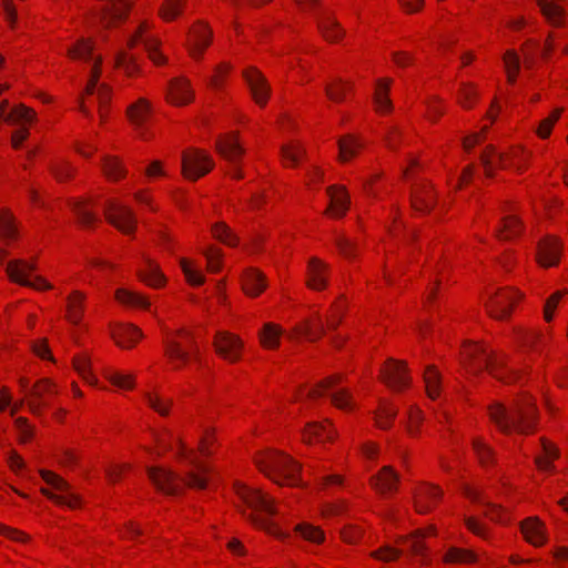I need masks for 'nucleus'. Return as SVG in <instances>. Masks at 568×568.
Wrapping results in <instances>:
<instances>
[{"label": "nucleus", "mask_w": 568, "mask_h": 568, "mask_svg": "<svg viewBox=\"0 0 568 568\" xmlns=\"http://www.w3.org/2000/svg\"><path fill=\"white\" fill-rule=\"evenodd\" d=\"M490 419L505 434L517 432L526 434L532 430L536 408L528 396H524L511 407L496 403L489 407Z\"/></svg>", "instance_id": "1"}, {"label": "nucleus", "mask_w": 568, "mask_h": 568, "mask_svg": "<svg viewBox=\"0 0 568 568\" xmlns=\"http://www.w3.org/2000/svg\"><path fill=\"white\" fill-rule=\"evenodd\" d=\"M190 464L194 470L187 471L183 479L176 473L160 466L148 467L146 473L158 490L166 495H178L181 490L180 481L191 488H205L209 483V467L195 458H190Z\"/></svg>", "instance_id": "2"}, {"label": "nucleus", "mask_w": 568, "mask_h": 568, "mask_svg": "<svg viewBox=\"0 0 568 568\" xmlns=\"http://www.w3.org/2000/svg\"><path fill=\"white\" fill-rule=\"evenodd\" d=\"M68 55L72 59L82 60L91 65L90 79L85 87L87 94H97L99 102V112L104 116L103 108L110 100V89L106 84H99L101 57L93 53V43L89 39L81 38L77 44L68 50Z\"/></svg>", "instance_id": "3"}, {"label": "nucleus", "mask_w": 568, "mask_h": 568, "mask_svg": "<svg viewBox=\"0 0 568 568\" xmlns=\"http://www.w3.org/2000/svg\"><path fill=\"white\" fill-rule=\"evenodd\" d=\"M464 356L469 359L473 371L487 369L490 375L505 383H511L519 376L518 371L508 367L504 354L497 355L483 345L471 344L466 346Z\"/></svg>", "instance_id": "4"}, {"label": "nucleus", "mask_w": 568, "mask_h": 568, "mask_svg": "<svg viewBox=\"0 0 568 568\" xmlns=\"http://www.w3.org/2000/svg\"><path fill=\"white\" fill-rule=\"evenodd\" d=\"M257 465L270 479L278 485L297 486L300 484V465L290 456L277 452H268Z\"/></svg>", "instance_id": "5"}, {"label": "nucleus", "mask_w": 568, "mask_h": 568, "mask_svg": "<svg viewBox=\"0 0 568 568\" xmlns=\"http://www.w3.org/2000/svg\"><path fill=\"white\" fill-rule=\"evenodd\" d=\"M164 351L172 362L181 364L186 363L191 355L194 357L199 355V347L191 333L184 329H179L175 336L168 337L164 341Z\"/></svg>", "instance_id": "6"}, {"label": "nucleus", "mask_w": 568, "mask_h": 568, "mask_svg": "<svg viewBox=\"0 0 568 568\" xmlns=\"http://www.w3.org/2000/svg\"><path fill=\"white\" fill-rule=\"evenodd\" d=\"M342 381V375L335 374L323 382H321L316 388L311 389L307 393L310 398H316L322 396L325 392L329 394L332 403L341 408L348 409L352 408V396L351 393L346 388H337V384Z\"/></svg>", "instance_id": "7"}, {"label": "nucleus", "mask_w": 568, "mask_h": 568, "mask_svg": "<svg viewBox=\"0 0 568 568\" xmlns=\"http://www.w3.org/2000/svg\"><path fill=\"white\" fill-rule=\"evenodd\" d=\"M40 474L48 485L52 486L54 489L61 493H64L63 495H58L51 493L47 488H42L41 493L44 496L55 501L57 504L65 505L69 508H75L80 505L79 496L71 491L70 485L63 478L49 470H41Z\"/></svg>", "instance_id": "8"}, {"label": "nucleus", "mask_w": 568, "mask_h": 568, "mask_svg": "<svg viewBox=\"0 0 568 568\" xmlns=\"http://www.w3.org/2000/svg\"><path fill=\"white\" fill-rule=\"evenodd\" d=\"M7 273L9 277L23 286L37 290H48L51 285L40 276L31 277V273L36 270L33 263L23 260H13L7 264Z\"/></svg>", "instance_id": "9"}, {"label": "nucleus", "mask_w": 568, "mask_h": 568, "mask_svg": "<svg viewBox=\"0 0 568 568\" xmlns=\"http://www.w3.org/2000/svg\"><path fill=\"white\" fill-rule=\"evenodd\" d=\"M213 168V160L203 151L193 150L184 152L182 156V170L185 178L197 180Z\"/></svg>", "instance_id": "10"}, {"label": "nucleus", "mask_w": 568, "mask_h": 568, "mask_svg": "<svg viewBox=\"0 0 568 568\" xmlns=\"http://www.w3.org/2000/svg\"><path fill=\"white\" fill-rule=\"evenodd\" d=\"M105 217L123 233H132L135 229L136 219L132 210L115 201H108Z\"/></svg>", "instance_id": "11"}, {"label": "nucleus", "mask_w": 568, "mask_h": 568, "mask_svg": "<svg viewBox=\"0 0 568 568\" xmlns=\"http://www.w3.org/2000/svg\"><path fill=\"white\" fill-rule=\"evenodd\" d=\"M236 493L241 500L251 509L263 513L267 516L276 514L273 499L256 488L239 486Z\"/></svg>", "instance_id": "12"}, {"label": "nucleus", "mask_w": 568, "mask_h": 568, "mask_svg": "<svg viewBox=\"0 0 568 568\" xmlns=\"http://www.w3.org/2000/svg\"><path fill=\"white\" fill-rule=\"evenodd\" d=\"M243 77L250 88L254 101L258 105L264 106L267 102L271 92L266 79L258 70L254 68H248L244 70Z\"/></svg>", "instance_id": "13"}, {"label": "nucleus", "mask_w": 568, "mask_h": 568, "mask_svg": "<svg viewBox=\"0 0 568 568\" xmlns=\"http://www.w3.org/2000/svg\"><path fill=\"white\" fill-rule=\"evenodd\" d=\"M214 346L217 354L230 362H236L240 358L242 342L233 334L219 332L214 339Z\"/></svg>", "instance_id": "14"}, {"label": "nucleus", "mask_w": 568, "mask_h": 568, "mask_svg": "<svg viewBox=\"0 0 568 568\" xmlns=\"http://www.w3.org/2000/svg\"><path fill=\"white\" fill-rule=\"evenodd\" d=\"M148 29L146 23H142L138 31L129 39L128 47L132 49L136 43H142L149 58L155 63L160 64L165 61V58L158 51L159 42L155 38L145 34Z\"/></svg>", "instance_id": "15"}, {"label": "nucleus", "mask_w": 568, "mask_h": 568, "mask_svg": "<svg viewBox=\"0 0 568 568\" xmlns=\"http://www.w3.org/2000/svg\"><path fill=\"white\" fill-rule=\"evenodd\" d=\"M519 298V294L514 291H500L487 304L489 314L497 318H506L511 310L514 303Z\"/></svg>", "instance_id": "16"}, {"label": "nucleus", "mask_w": 568, "mask_h": 568, "mask_svg": "<svg viewBox=\"0 0 568 568\" xmlns=\"http://www.w3.org/2000/svg\"><path fill=\"white\" fill-rule=\"evenodd\" d=\"M384 382L394 389H402L409 385L410 378L405 364L389 359L382 371Z\"/></svg>", "instance_id": "17"}, {"label": "nucleus", "mask_w": 568, "mask_h": 568, "mask_svg": "<svg viewBox=\"0 0 568 568\" xmlns=\"http://www.w3.org/2000/svg\"><path fill=\"white\" fill-rule=\"evenodd\" d=\"M57 392L55 385L49 379L39 381L28 393L31 397L28 402L29 409L36 415L40 414L41 409L48 405L45 396Z\"/></svg>", "instance_id": "18"}, {"label": "nucleus", "mask_w": 568, "mask_h": 568, "mask_svg": "<svg viewBox=\"0 0 568 568\" xmlns=\"http://www.w3.org/2000/svg\"><path fill=\"white\" fill-rule=\"evenodd\" d=\"M562 253V243L556 237H546L538 244V262L545 266H554L559 262Z\"/></svg>", "instance_id": "19"}, {"label": "nucleus", "mask_w": 568, "mask_h": 568, "mask_svg": "<svg viewBox=\"0 0 568 568\" xmlns=\"http://www.w3.org/2000/svg\"><path fill=\"white\" fill-rule=\"evenodd\" d=\"M329 205L325 213H332L336 217L345 215L349 207V196L344 186L332 185L327 189Z\"/></svg>", "instance_id": "20"}, {"label": "nucleus", "mask_w": 568, "mask_h": 568, "mask_svg": "<svg viewBox=\"0 0 568 568\" xmlns=\"http://www.w3.org/2000/svg\"><path fill=\"white\" fill-rule=\"evenodd\" d=\"M212 32L204 24L196 26L190 34L187 47L193 58H199L211 42Z\"/></svg>", "instance_id": "21"}, {"label": "nucleus", "mask_w": 568, "mask_h": 568, "mask_svg": "<svg viewBox=\"0 0 568 568\" xmlns=\"http://www.w3.org/2000/svg\"><path fill=\"white\" fill-rule=\"evenodd\" d=\"M328 266L313 257L307 265V285L313 290H324L327 285Z\"/></svg>", "instance_id": "22"}, {"label": "nucleus", "mask_w": 568, "mask_h": 568, "mask_svg": "<svg viewBox=\"0 0 568 568\" xmlns=\"http://www.w3.org/2000/svg\"><path fill=\"white\" fill-rule=\"evenodd\" d=\"M168 99L175 105H183L192 101L193 91L185 79L176 78L170 82Z\"/></svg>", "instance_id": "23"}, {"label": "nucleus", "mask_w": 568, "mask_h": 568, "mask_svg": "<svg viewBox=\"0 0 568 568\" xmlns=\"http://www.w3.org/2000/svg\"><path fill=\"white\" fill-rule=\"evenodd\" d=\"M398 480V474L390 466H385L371 478V484L381 494H386L396 490Z\"/></svg>", "instance_id": "24"}, {"label": "nucleus", "mask_w": 568, "mask_h": 568, "mask_svg": "<svg viewBox=\"0 0 568 568\" xmlns=\"http://www.w3.org/2000/svg\"><path fill=\"white\" fill-rule=\"evenodd\" d=\"M112 337L121 347H132L142 337V332L132 324H121L112 331Z\"/></svg>", "instance_id": "25"}, {"label": "nucleus", "mask_w": 568, "mask_h": 568, "mask_svg": "<svg viewBox=\"0 0 568 568\" xmlns=\"http://www.w3.org/2000/svg\"><path fill=\"white\" fill-rule=\"evenodd\" d=\"M412 204L416 211H429L434 206L432 185L427 183L416 185L412 191Z\"/></svg>", "instance_id": "26"}, {"label": "nucleus", "mask_w": 568, "mask_h": 568, "mask_svg": "<svg viewBox=\"0 0 568 568\" xmlns=\"http://www.w3.org/2000/svg\"><path fill=\"white\" fill-rule=\"evenodd\" d=\"M442 496V490L435 486H423L415 495V507L418 513H427L432 508V504L437 501Z\"/></svg>", "instance_id": "27"}, {"label": "nucleus", "mask_w": 568, "mask_h": 568, "mask_svg": "<svg viewBox=\"0 0 568 568\" xmlns=\"http://www.w3.org/2000/svg\"><path fill=\"white\" fill-rule=\"evenodd\" d=\"M243 290L250 296H257L266 287V281L263 273L250 268L243 275Z\"/></svg>", "instance_id": "28"}, {"label": "nucleus", "mask_w": 568, "mask_h": 568, "mask_svg": "<svg viewBox=\"0 0 568 568\" xmlns=\"http://www.w3.org/2000/svg\"><path fill=\"white\" fill-rule=\"evenodd\" d=\"M521 532L526 540L534 546H541L545 542L542 524L537 518H528L521 524Z\"/></svg>", "instance_id": "29"}, {"label": "nucleus", "mask_w": 568, "mask_h": 568, "mask_svg": "<svg viewBox=\"0 0 568 568\" xmlns=\"http://www.w3.org/2000/svg\"><path fill=\"white\" fill-rule=\"evenodd\" d=\"M216 149L222 156L234 164H236L239 156L244 152L234 135L217 140Z\"/></svg>", "instance_id": "30"}, {"label": "nucleus", "mask_w": 568, "mask_h": 568, "mask_svg": "<svg viewBox=\"0 0 568 568\" xmlns=\"http://www.w3.org/2000/svg\"><path fill=\"white\" fill-rule=\"evenodd\" d=\"M536 2L539 6L542 16L551 26L559 27L562 24L565 17V10L562 7L556 4L551 0H536Z\"/></svg>", "instance_id": "31"}, {"label": "nucleus", "mask_w": 568, "mask_h": 568, "mask_svg": "<svg viewBox=\"0 0 568 568\" xmlns=\"http://www.w3.org/2000/svg\"><path fill=\"white\" fill-rule=\"evenodd\" d=\"M85 296L79 291L72 292L67 298V318L74 325L79 324L83 315Z\"/></svg>", "instance_id": "32"}, {"label": "nucleus", "mask_w": 568, "mask_h": 568, "mask_svg": "<svg viewBox=\"0 0 568 568\" xmlns=\"http://www.w3.org/2000/svg\"><path fill=\"white\" fill-rule=\"evenodd\" d=\"M142 281L153 287H160L165 283V277L156 263L150 258L145 260V267L139 271Z\"/></svg>", "instance_id": "33"}, {"label": "nucleus", "mask_w": 568, "mask_h": 568, "mask_svg": "<svg viewBox=\"0 0 568 568\" xmlns=\"http://www.w3.org/2000/svg\"><path fill=\"white\" fill-rule=\"evenodd\" d=\"M464 494L471 501L479 503V504H483L484 506H486L487 510L485 511V515L487 517H489L491 520L503 521V518H501L503 509L498 505L483 500L480 493L477 489L471 488L469 486H465Z\"/></svg>", "instance_id": "34"}, {"label": "nucleus", "mask_w": 568, "mask_h": 568, "mask_svg": "<svg viewBox=\"0 0 568 568\" xmlns=\"http://www.w3.org/2000/svg\"><path fill=\"white\" fill-rule=\"evenodd\" d=\"M317 24L323 36L329 41H336L344 34L342 27L329 14L318 18Z\"/></svg>", "instance_id": "35"}, {"label": "nucleus", "mask_w": 568, "mask_h": 568, "mask_svg": "<svg viewBox=\"0 0 568 568\" xmlns=\"http://www.w3.org/2000/svg\"><path fill=\"white\" fill-rule=\"evenodd\" d=\"M392 81L389 79H382L377 81L374 101L379 112L390 111L392 102L388 98V92Z\"/></svg>", "instance_id": "36"}, {"label": "nucleus", "mask_w": 568, "mask_h": 568, "mask_svg": "<svg viewBox=\"0 0 568 568\" xmlns=\"http://www.w3.org/2000/svg\"><path fill=\"white\" fill-rule=\"evenodd\" d=\"M480 160L485 168L486 174L490 176L493 174V171L497 166V163L500 168L506 166L508 155L503 153H496L493 146H488L487 150L481 154Z\"/></svg>", "instance_id": "37"}, {"label": "nucleus", "mask_w": 568, "mask_h": 568, "mask_svg": "<svg viewBox=\"0 0 568 568\" xmlns=\"http://www.w3.org/2000/svg\"><path fill=\"white\" fill-rule=\"evenodd\" d=\"M424 382L426 386L427 395L435 399L440 394L442 375L435 366L429 365L424 372Z\"/></svg>", "instance_id": "38"}, {"label": "nucleus", "mask_w": 568, "mask_h": 568, "mask_svg": "<svg viewBox=\"0 0 568 568\" xmlns=\"http://www.w3.org/2000/svg\"><path fill=\"white\" fill-rule=\"evenodd\" d=\"M296 333L305 336L310 341H316L325 333V326L318 317L315 321L306 320L303 324L295 328Z\"/></svg>", "instance_id": "39"}, {"label": "nucleus", "mask_w": 568, "mask_h": 568, "mask_svg": "<svg viewBox=\"0 0 568 568\" xmlns=\"http://www.w3.org/2000/svg\"><path fill=\"white\" fill-rule=\"evenodd\" d=\"M304 440L312 443L313 440L324 442L333 438V430L323 424L310 423L304 430Z\"/></svg>", "instance_id": "40"}, {"label": "nucleus", "mask_w": 568, "mask_h": 568, "mask_svg": "<svg viewBox=\"0 0 568 568\" xmlns=\"http://www.w3.org/2000/svg\"><path fill=\"white\" fill-rule=\"evenodd\" d=\"M128 114L131 122L138 129H141L146 123L150 115L149 103L143 99L139 100L135 104L129 108Z\"/></svg>", "instance_id": "41"}, {"label": "nucleus", "mask_w": 568, "mask_h": 568, "mask_svg": "<svg viewBox=\"0 0 568 568\" xmlns=\"http://www.w3.org/2000/svg\"><path fill=\"white\" fill-rule=\"evenodd\" d=\"M283 331L273 323H266L260 332V341L266 348H276L280 345V337Z\"/></svg>", "instance_id": "42"}, {"label": "nucleus", "mask_w": 568, "mask_h": 568, "mask_svg": "<svg viewBox=\"0 0 568 568\" xmlns=\"http://www.w3.org/2000/svg\"><path fill=\"white\" fill-rule=\"evenodd\" d=\"M85 204V201L81 200H72L70 202V206L77 215L79 223L84 227H89L97 221V216L87 209Z\"/></svg>", "instance_id": "43"}, {"label": "nucleus", "mask_w": 568, "mask_h": 568, "mask_svg": "<svg viewBox=\"0 0 568 568\" xmlns=\"http://www.w3.org/2000/svg\"><path fill=\"white\" fill-rule=\"evenodd\" d=\"M115 297L120 303L128 306L145 308L150 305L144 296L125 288H119L115 293Z\"/></svg>", "instance_id": "44"}, {"label": "nucleus", "mask_w": 568, "mask_h": 568, "mask_svg": "<svg viewBox=\"0 0 568 568\" xmlns=\"http://www.w3.org/2000/svg\"><path fill=\"white\" fill-rule=\"evenodd\" d=\"M476 554L470 550L450 547L444 560L448 564H468L476 561Z\"/></svg>", "instance_id": "45"}, {"label": "nucleus", "mask_w": 568, "mask_h": 568, "mask_svg": "<svg viewBox=\"0 0 568 568\" xmlns=\"http://www.w3.org/2000/svg\"><path fill=\"white\" fill-rule=\"evenodd\" d=\"M520 221L516 216L509 215L503 219V225L497 230V234L499 239L509 240L517 236L520 233Z\"/></svg>", "instance_id": "46"}, {"label": "nucleus", "mask_w": 568, "mask_h": 568, "mask_svg": "<svg viewBox=\"0 0 568 568\" xmlns=\"http://www.w3.org/2000/svg\"><path fill=\"white\" fill-rule=\"evenodd\" d=\"M17 235L14 219L8 210L0 211V237L13 240Z\"/></svg>", "instance_id": "47"}, {"label": "nucleus", "mask_w": 568, "mask_h": 568, "mask_svg": "<svg viewBox=\"0 0 568 568\" xmlns=\"http://www.w3.org/2000/svg\"><path fill=\"white\" fill-rule=\"evenodd\" d=\"M185 4L186 0H164L160 9V16L165 21H171L181 14Z\"/></svg>", "instance_id": "48"}, {"label": "nucleus", "mask_w": 568, "mask_h": 568, "mask_svg": "<svg viewBox=\"0 0 568 568\" xmlns=\"http://www.w3.org/2000/svg\"><path fill=\"white\" fill-rule=\"evenodd\" d=\"M36 118L34 112L24 106L23 104H19L14 106L4 118V121L8 123H18V122H31Z\"/></svg>", "instance_id": "49"}, {"label": "nucleus", "mask_w": 568, "mask_h": 568, "mask_svg": "<svg viewBox=\"0 0 568 568\" xmlns=\"http://www.w3.org/2000/svg\"><path fill=\"white\" fill-rule=\"evenodd\" d=\"M361 143L353 136L347 135L338 141L339 159L347 161L357 153Z\"/></svg>", "instance_id": "50"}, {"label": "nucleus", "mask_w": 568, "mask_h": 568, "mask_svg": "<svg viewBox=\"0 0 568 568\" xmlns=\"http://www.w3.org/2000/svg\"><path fill=\"white\" fill-rule=\"evenodd\" d=\"M73 366L78 374L89 384L97 382L90 372V358L85 354L78 355L73 358Z\"/></svg>", "instance_id": "51"}, {"label": "nucleus", "mask_w": 568, "mask_h": 568, "mask_svg": "<svg viewBox=\"0 0 568 568\" xmlns=\"http://www.w3.org/2000/svg\"><path fill=\"white\" fill-rule=\"evenodd\" d=\"M212 233L215 239L226 245L235 246L237 244V236L224 223H216L213 225Z\"/></svg>", "instance_id": "52"}, {"label": "nucleus", "mask_w": 568, "mask_h": 568, "mask_svg": "<svg viewBox=\"0 0 568 568\" xmlns=\"http://www.w3.org/2000/svg\"><path fill=\"white\" fill-rule=\"evenodd\" d=\"M396 414V408H394L389 403L381 404V407L376 413L377 425L384 429L388 428Z\"/></svg>", "instance_id": "53"}, {"label": "nucleus", "mask_w": 568, "mask_h": 568, "mask_svg": "<svg viewBox=\"0 0 568 568\" xmlns=\"http://www.w3.org/2000/svg\"><path fill=\"white\" fill-rule=\"evenodd\" d=\"M544 457H537L536 464L541 470H549L551 468L550 460L558 456L557 449L552 446L551 443L546 439L541 440Z\"/></svg>", "instance_id": "54"}, {"label": "nucleus", "mask_w": 568, "mask_h": 568, "mask_svg": "<svg viewBox=\"0 0 568 568\" xmlns=\"http://www.w3.org/2000/svg\"><path fill=\"white\" fill-rule=\"evenodd\" d=\"M504 63L507 71L508 81L514 83L520 67L518 54L513 50H508L504 55Z\"/></svg>", "instance_id": "55"}, {"label": "nucleus", "mask_w": 568, "mask_h": 568, "mask_svg": "<svg viewBox=\"0 0 568 568\" xmlns=\"http://www.w3.org/2000/svg\"><path fill=\"white\" fill-rule=\"evenodd\" d=\"M296 531L300 535L312 542H322L324 540V532L310 524H300L296 526Z\"/></svg>", "instance_id": "56"}, {"label": "nucleus", "mask_w": 568, "mask_h": 568, "mask_svg": "<svg viewBox=\"0 0 568 568\" xmlns=\"http://www.w3.org/2000/svg\"><path fill=\"white\" fill-rule=\"evenodd\" d=\"M103 170L109 179L118 180L124 175L122 165L113 158H105L103 160Z\"/></svg>", "instance_id": "57"}, {"label": "nucleus", "mask_w": 568, "mask_h": 568, "mask_svg": "<svg viewBox=\"0 0 568 568\" xmlns=\"http://www.w3.org/2000/svg\"><path fill=\"white\" fill-rule=\"evenodd\" d=\"M346 87L341 79H336L333 83L325 85L326 95L335 102L344 99Z\"/></svg>", "instance_id": "58"}, {"label": "nucleus", "mask_w": 568, "mask_h": 568, "mask_svg": "<svg viewBox=\"0 0 568 568\" xmlns=\"http://www.w3.org/2000/svg\"><path fill=\"white\" fill-rule=\"evenodd\" d=\"M561 109L555 110L548 118L544 119L537 129V133L540 138L546 139L550 135L551 128L556 123V121L559 119L561 114Z\"/></svg>", "instance_id": "59"}, {"label": "nucleus", "mask_w": 568, "mask_h": 568, "mask_svg": "<svg viewBox=\"0 0 568 568\" xmlns=\"http://www.w3.org/2000/svg\"><path fill=\"white\" fill-rule=\"evenodd\" d=\"M118 67L124 69L128 74H133L138 70L135 57L129 52L122 51L116 57Z\"/></svg>", "instance_id": "60"}, {"label": "nucleus", "mask_w": 568, "mask_h": 568, "mask_svg": "<svg viewBox=\"0 0 568 568\" xmlns=\"http://www.w3.org/2000/svg\"><path fill=\"white\" fill-rule=\"evenodd\" d=\"M180 265L190 284L201 285L204 282V276L200 272L193 270L187 260L181 258Z\"/></svg>", "instance_id": "61"}, {"label": "nucleus", "mask_w": 568, "mask_h": 568, "mask_svg": "<svg viewBox=\"0 0 568 568\" xmlns=\"http://www.w3.org/2000/svg\"><path fill=\"white\" fill-rule=\"evenodd\" d=\"M282 154L285 162L297 164L303 154V149L298 144L292 143L282 148Z\"/></svg>", "instance_id": "62"}, {"label": "nucleus", "mask_w": 568, "mask_h": 568, "mask_svg": "<svg viewBox=\"0 0 568 568\" xmlns=\"http://www.w3.org/2000/svg\"><path fill=\"white\" fill-rule=\"evenodd\" d=\"M108 378L113 385H115L120 388L130 389L134 385L133 376L130 374L113 372L108 376Z\"/></svg>", "instance_id": "63"}, {"label": "nucleus", "mask_w": 568, "mask_h": 568, "mask_svg": "<svg viewBox=\"0 0 568 568\" xmlns=\"http://www.w3.org/2000/svg\"><path fill=\"white\" fill-rule=\"evenodd\" d=\"M473 448L477 454L479 462L483 465H487L493 457V450L480 439H474Z\"/></svg>", "instance_id": "64"}]
</instances>
